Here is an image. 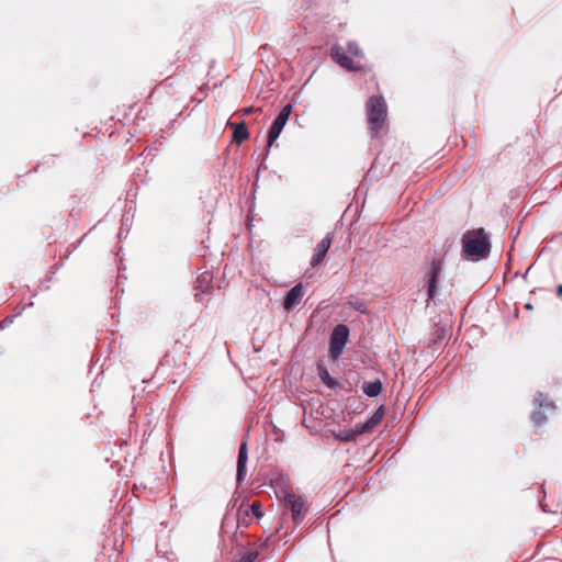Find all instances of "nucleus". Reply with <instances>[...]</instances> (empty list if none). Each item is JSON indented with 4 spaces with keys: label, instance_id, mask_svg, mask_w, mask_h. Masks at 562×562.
<instances>
[{
    "label": "nucleus",
    "instance_id": "1",
    "mask_svg": "<svg viewBox=\"0 0 562 562\" xmlns=\"http://www.w3.org/2000/svg\"><path fill=\"white\" fill-rule=\"evenodd\" d=\"M462 257L477 261L485 259L491 252V241L483 228L468 231L462 236Z\"/></svg>",
    "mask_w": 562,
    "mask_h": 562
},
{
    "label": "nucleus",
    "instance_id": "2",
    "mask_svg": "<svg viewBox=\"0 0 562 562\" xmlns=\"http://www.w3.org/2000/svg\"><path fill=\"white\" fill-rule=\"evenodd\" d=\"M387 115V106L382 95H373L367 102V120L371 135L378 136Z\"/></svg>",
    "mask_w": 562,
    "mask_h": 562
},
{
    "label": "nucleus",
    "instance_id": "3",
    "mask_svg": "<svg viewBox=\"0 0 562 562\" xmlns=\"http://www.w3.org/2000/svg\"><path fill=\"white\" fill-rule=\"evenodd\" d=\"M348 340H349L348 326L344 325V324L337 325L333 329L330 339H329V355L334 361L338 360L340 358Z\"/></svg>",
    "mask_w": 562,
    "mask_h": 562
},
{
    "label": "nucleus",
    "instance_id": "4",
    "mask_svg": "<svg viewBox=\"0 0 562 562\" xmlns=\"http://www.w3.org/2000/svg\"><path fill=\"white\" fill-rule=\"evenodd\" d=\"M283 503L284 507L291 512L294 525H300L304 520L307 512L303 497L292 492H284Z\"/></svg>",
    "mask_w": 562,
    "mask_h": 562
},
{
    "label": "nucleus",
    "instance_id": "5",
    "mask_svg": "<svg viewBox=\"0 0 562 562\" xmlns=\"http://www.w3.org/2000/svg\"><path fill=\"white\" fill-rule=\"evenodd\" d=\"M292 112V105H284L281 111L278 113L276 119L272 122L271 127L268 131L267 143L268 147H271L273 143L279 138L281 132L283 131L290 115Z\"/></svg>",
    "mask_w": 562,
    "mask_h": 562
},
{
    "label": "nucleus",
    "instance_id": "6",
    "mask_svg": "<svg viewBox=\"0 0 562 562\" xmlns=\"http://www.w3.org/2000/svg\"><path fill=\"white\" fill-rule=\"evenodd\" d=\"M330 56L331 58L342 68L358 72L362 70V66L355 63L345 52L342 46L336 44L330 49Z\"/></svg>",
    "mask_w": 562,
    "mask_h": 562
},
{
    "label": "nucleus",
    "instance_id": "7",
    "mask_svg": "<svg viewBox=\"0 0 562 562\" xmlns=\"http://www.w3.org/2000/svg\"><path fill=\"white\" fill-rule=\"evenodd\" d=\"M441 270H442V262L439 259L432 260L427 268L426 276L428 278V280H427L428 300H432L436 296L437 283H438V279L441 273Z\"/></svg>",
    "mask_w": 562,
    "mask_h": 562
},
{
    "label": "nucleus",
    "instance_id": "8",
    "mask_svg": "<svg viewBox=\"0 0 562 562\" xmlns=\"http://www.w3.org/2000/svg\"><path fill=\"white\" fill-rule=\"evenodd\" d=\"M304 296L303 284L297 283L291 288L284 297L283 307L285 311H293Z\"/></svg>",
    "mask_w": 562,
    "mask_h": 562
},
{
    "label": "nucleus",
    "instance_id": "9",
    "mask_svg": "<svg viewBox=\"0 0 562 562\" xmlns=\"http://www.w3.org/2000/svg\"><path fill=\"white\" fill-rule=\"evenodd\" d=\"M331 245V234L328 233L322 240L316 245L314 255L311 258L310 265L312 267H317L324 260L327 251L329 250Z\"/></svg>",
    "mask_w": 562,
    "mask_h": 562
},
{
    "label": "nucleus",
    "instance_id": "10",
    "mask_svg": "<svg viewBox=\"0 0 562 562\" xmlns=\"http://www.w3.org/2000/svg\"><path fill=\"white\" fill-rule=\"evenodd\" d=\"M248 460V445L247 441H241L238 449L237 457V482L241 483L246 474V463Z\"/></svg>",
    "mask_w": 562,
    "mask_h": 562
},
{
    "label": "nucleus",
    "instance_id": "11",
    "mask_svg": "<svg viewBox=\"0 0 562 562\" xmlns=\"http://www.w3.org/2000/svg\"><path fill=\"white\" fill-rule=\"evenodd\" d=\"M383 417V406H380L375 412L362 424L356 425V432L359 435L369 432L374 426H376Z\"/></svg>",
    "mask_w": 562,
    "mask_h": 562
},
{
    "label": "nucleus",
    "instance_id": "12",
    "mask_svg": "<svg viewBox=\"0 0 562 562\" xmlns=\"http://www.w3.org/2000/svg\"><path fill=\"white\" fill-rule=\"evenodd\" d=\"M213 274L211 271L202 272L195 281L194 290L200 291L202 294L209 293L212 289Z\"/></svg>",
    "mask_w": 562,
    "mask_h": 562
},
{
    "label": "nucleus",
    "instance_id": "13",
    "mask_svg": "<svg viewBox=\"0 0 562 562\" xmlns=\"http://www.w3.org/2000/svg\"><path fill=\"white\" fill-rule=\"evenodd\" d=\"M317 373L321 381L329 389H337V381L330 376L327 368L323 363L317 364Z\"/></svg>",
    "mask_w": 562,
    "mask_h": 562
},
{
    "label": "nucleus",
    "instance_id": "14",
    "mask_svg": "<svg viewBox=\"0 0 562 562\" xmlns=\"http://www.w3.org/2000/svg\"><path fill=\"white\" fill-rule=\"evenodd\" d=\"M363 393L369 397H376L382 392V383L380 380L364 382L362 385Z\"/></svg>",
    "mask_w": 562,
    "mask_h": 562
},
{
    "label": "nucleus",
    "instance_id": "15",
    "mask_svg": "<svg viewBox=\"0 0 562 562\" xmlns=\"http://www.w3.org/2000/svg\"><path fill=\"white\" fill-rule=\"evenodd\" d=\"M248 137H249V133H248L245 122L241 121L239 123H235L234 128H233V139L237 144H241Z\"/></svg>",
    "mask_w": 562,
    "mask_h": 562
},
{
    "label": "nucleus",
    "instance_id": "16",
    "mask_svg": "<svg viewBox=\"0 0 562 562\" xmlns=\"http://www.w3.org/2000/svg\"><path fill=\"white\" fill-rule=\"evenodd\" d=\"M333 435L337 440H340L344 442L353 441L356 439V437L359 436V434L356 432V427L349 428V429H341L338 432H333Z\"/></svg>",
    "mask_w": 562,
    "mask_h": 562
},
{
    "label": "nucleus",
    "instance_id": "17",
    "mask_svg": "<svg viewBox=\"0 0 562 562\" xmlns=\"http://www.w3.org/2000/svg\"><path fill=\"white\" fill-rule=\"evenodd\" d=\"M535 402L538 404L540 408H554V403L551 401H547L543 397L542 393H538L535 397Z\"/></svg>",
    "mask_w": 562,
    "mask_h": 562
},
{
    "label": "nucleus",
    "instance_id": "18",
    "mask_svg": "<svg viewBox=\"0 0 562 562\" xmlns=\"http://www.w3.org/2000/svg\"><path fill=\"white\" fill-rule=\"evenodd\" d=\"M348 53L356 57H363V53H362L361 48L359 47L358 43H356V42L348 43Z\"/></svg>",
    "mask_w": 562,
    "mask_h": 562
},
{
    "label": "nucleus",
    "instance_id": "19",
    "mask_svg": "<svg viewBox=\"0 0 562 562\" xmlns=\"http://www.w3.org/2000/svg\"><path fill=\"white\" fill-rule=\"evenodd\" d=\"M248 512H251L257 518L262 517L261 505L259 502H254L248 509L245 510V514L248 515Z\"/></svg>",
    "mask_w": 562,
    "mask_h": 562
},
{
    "label": "nucleus",
    "instance_id": "20",
    "mask_svg": "<svg viewBox=\"0 0 562 562\" xmlns=\"http://www.w3.org/2000/svg\"><path fill=\"white\" fill-rule=\"evenodd\" d=\"M532 420L537 426H540L546 423L547 417L541 412H535L532 414Z\"/></svg>",
    "mask_w": 562,
    "mask_h": 562
},
{
    "label": "nucleus",
    "instance_id": "21",
    "mask_svg": "<svg viewBox=\"0 0 562 562\" xmlns=\"http://www.w3.org/2000/svg\"><path fill=\"white\" fill-rule=\"evenodd\" d=\"M257 555V552L250 551L245 553L237 562H254Z\"/></svg>",
    "mask_w": 562,
    "mask_h": 562
},
{
    "label": "nucleus",
    "instance_id": "22",
    "mask_svg": "<svg viewBox=\"0 0 562 562\" xmlns=\"http://www.w3.org/2000/svg\"><path fill=\"white\" fill-rule=\"evenodd\" d=\"M13 322V319L9 316V317H5L3 321L0 322V327H4L7 324H11Z\"/></svg>",
    "mask_w": 562,
    "mask_h": 562
},
{
    "label": "nucleus",
    "instance_id": "23",
    "mask_svg": "<svg viewBox=\"0 0 562 562\" xmlns=\"http://www.w3.org/2000/svg\"><path fill=\"white\" fill-rule=\"evenodd\" d=\"M558 295H560V296L562 295V285L558 286Z\"/></svg>",
    "mask_w": 562,
    "mask_h": 562
},
{
    "label": "nucleus",
    "instance_id": "24",
    "mask_svg": "<svg viewBox=\"0 0 562 562\" xmlns=\"http://www.w3.org/2000/svg\"><path fill=\"white\" fill-rule=\"evenodd\" d=\"M194 296H195V300H196V301H199V302L202 300V299L200 297V294H199L198 292L194 294Z\"/></svg>",
    "mask_w": 562,
    "mask_h": 562
}]
</instances>
